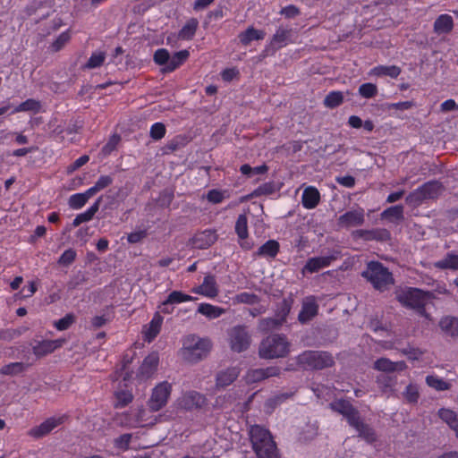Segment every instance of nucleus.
I'll return each mask as SVG.
<instances>
[{
    "label": "nucleus",
    "instance_id": "774afa93",
    "mask_svg": "<svg viewBox=\"0 0 458 458\" xmlns=\"http://www.w3.org/2000/svg\"><path fill=\"white\" fill-rule=\"evenodd\" d=\"M247 379L249 382H259L266 379L263 369H256L248 372Z\"/></svg>",
    "mask_w": 458,
    "mask_h": 458
},
{
    "label": "nucleus",
    "instance_id": "f03ea898",
    "mask_svg": "<svg viewBox=\"0 0 458 458\" xmlns=\"http://www.w3.org/2000/svg\"><path fill=\"white\" fill-rule=\"evenodd\" d=\"M250 437L257 458H280L270 432L259 425L250 428Z\"/></svg>",
    "mask_w": 458,
    "mask_h": 458
},
{
    "label": "nucleus",
    "instance_id": "473e14b6",
    "mask_svg": "<svg viewBox=\"0 0 458 458\" xmlns=\"http://www.w3.org/2000/svg\"><path fill=\"white\" fill-rule=\"evenodd\" d=\"M278 251L279 243L275 240H269L259 248L257 255L275 258L277 255Z\"/></svg>",
    "mask_w": 458,
    "mask_h": 458
},
{
    "label": "nucleus",
    "instance_id": "bf43d9fd",
    "mask_svg": "<svg viewBox=\"0 0 458 458\" xmlns=\"http://www.w3.org/2000/svg\"><path fill=\"white\" fill-rule=\"evenodd\" d=\"M150 137L155 140H158L164 138L165 134V126L162 123H154L150 128Z\"/></svg>",
    "mask_w": 458,
    "mask_h": 458
},
{
    "label": "nucleus",
    "instance_id": "c756f323",
    "mask_svg": "<svg viewBox=\"0 0 458 458\" xmlns=\"http://www.w3.org/2000/svg\"><path fill=\"white\" fill-rule=\"evenodd\" d=\"M266 33L263 30H259L253 27H249L245 31L239 35L241 43L244 46L249 45L252 40L263 39Z\"/></svg>",
    "mask_w": 458,
    "mask_h": 458
},
{
    "label": "nucleus",
    "instance_id": "1a4fd4ad",
    "mask_svg": "<svg viewBox=\"0 0 458 458\" xmlns=\"http://www.w3.org/2000/svg\"><path fill=\"white\" fill-rule=\"evenodd\" d=\"M230 344L233 351L242 352L248 349L250 344V337L246 327L238 326L230 332Z\"/></svg>",
    "mask_w": 458,
    "mask_h": 458
},
{
    "label": "nucleus",
    "instance_id": "dca6fc26",
    "mask_svg": "<svg viewBox=\"0 0 458 458\" xmlns=\"http://www.w3.org/2000/svg\"><path fill=\"white\" fill-rule=\"evenodd\" d=\"M159 362L157 352H151L142 361L138 375L143 378H149L157 370Z\"/></svg>",
    "mask_w": 458,
    "mask_h": 458
},
{
    "label": "nucleus",
    "instance_id": "9d476101",
    "mask_svg": "<svg viewBox=\"0 0 458 458\" xmlns=\"http://www.w3.org/2000/svg\"><path fill=\"white\" fill-rule=\"evenodd\" d=\"M64 417H50L43 421L41 424L31 428L28 431V435L33 438L39 439L48 435L56 427L63 424Z\"/></svg>",
    "mask_w": 458,
    "mask_h": 458
},
{
    "label": "nucleus",
    "instance_id": "4c0bfd02",
    "mask_svg": "<svg viewBox=\"0 0 458 458\" xmlns=\"http://www.w3.org/2000/svg\"><path fill=\"white\" fill-rule=\"evenodd\" d=\"M198 311L209 318H218L224 313L223 309L207 303L200 304Z\"/></svg>",
    "mask_w": 458,
    "mask_h": 458
},
{
    "label": "nucleus",
    "instance_id": "6e6d98bb",
    "mask_svg": "<svg viewBox=\"0 0 458 458\" xmlns=\"http://www.w3.org/2000/svg\"><path fill=\"white\" fill-rule=\"evenodd\" d=\"M75 322V316L72 313L66 314L64 318L55 322V327L62 331L68 329Z\"/></svg>",
    "mask_w": 458,
    "mask_h": 458
},
{
    "label": "nucleus",
    "instance_id": "20e7f679",
    "mask_svg": "<svg viewBox=\"0 0 458 458\" xmlns=\"http://www.w3.org/2000/svg\"><path fill=\"white\" fill-rule=\"evenodd\" d=\"M291 344L286 336L273 334L261 341L259 355L263 359H277L285 357L290 352Z\"/></svg>",
    "mask_w": 458,
    "mask_h": 458
},
{
    "label": "nucleus",
    "instance_id": "c85d7f7f",
    "mask_svg": "<svg viewBox=\"0 0 458 458\" xmlns=\"http://www.w3.org/2000/svg\"><path fill=\"white\" fill-rule=\"evenodd\" d=\"M420 188L426 200L437 199L442 191V185L437 181L428 182Z\"/></svg>",
    "mask_w": 458,
    "mask_h": 458
},
{
    "label": "nucleus",
    "instance_id": "338daca9",
    "mask_svg": "<svg viewBox=\"0 0 458 458\" xmlns=\"http://www.w3.org/2000/svg\"><path fill=\"white\" fill-rule=\"evenodd\" d=\"M401 352L403 355L408 356V358L411 360H418L423 354L422 351L411 346H408L406 348L402 349Z\"/></svg>",
    "mask_w": 458,
    "mask_h": 458
},
{
    "label": "nucleus",
    "instance_id": "680f3d73",
    "mask_svg": "<svg viewBox=\"0 0 458 458\" xmlns=\"http://www.w3.org/2000/svg\"><path fill=\"white\" fill-rule=\"evenodd\" d=\"M120 140L121 137L117 134H114L113 136H111L107 143L102 148V153L105 156L109 155L112 151L115 149Z\"/></svg>",
    "mask_w": 458,
    "mask_h": 458
},
{
    "label": "nucleus",
    "instance_id": "de8ad7c7",
    "mask_svg": "<svg viewBox=\"0 0 458 458\" xmlns=\"http://www.w3.org/2000/svg\"><path fill=\"white\" fill-rule=\"evenodd\" d=\"M403 395L409 403H416L420 397L418 386L413 384L408 385L403 393Z\"/></svg>",
    "mask_w": 458,
    "mask_h": 458
},
{
    "label": "nucleus",
    "instance_id": "c03bdc74",
    "mask_svg": "<svg viewBox=\"0 0 458 458\" xmlns=\"http://www.w3.org/2000/svg\"><path fill=\"white\" fill-rule=\"evenodd\" d=\"M376 75H386L391 78H396L401 73V69L398 66H377L373 70Z\"/></svg>",
    "mask_w": 458,
    "mask_h": 458
},
{
    "label": "nucleus",
    "instance_id": "3c124183",
    "mask_svg": "<svg viewBox=\"0 0 458 458\" xmlns=\"http://www.w3.org/2000/svg\"><path fill=\"white\" fill-rule=\"evenodd\" d=\"M276 191V186L275 182H266L260 186H259L253 192L250 194L251 197H259L262 195H270Z\"/></svg>",
    "mask_w": 458,
    "mask_h": 458
},
{
    "label": "nucleus",
    "instance_id": "a19ab883",
    "mask_svg": "<svg viewBox=\"0 0 458 458\" xmlns=\"http://www.w3.org/2000/svg\"><path fill=\"white\" fill-rule=\"evenodd\" d=\"M344 101V95L341 91H332L324 99V105L329 108L340 106Z\"/></svg>",
    "mask_w": 458,
    "mask_h": 458
},
{
    "label": "nucleus",
    "instance_id": "cd10ccee",
    "mask_svg": "<svg viewBox=\"0 0 458 458\" xmlns=\"http://www.w3.org/2000/svg\"><path fill=\"white\" fill-rule=\"evenodd\" d=\"M438 416L455 432L458 438V415L452 410L442 408L438 411Z\"/></svg>",
    "mask_w": 458,
    "mask_h": 458
},
{
    "label": "nucleus",
    "instance_id": "e2e57ef3",
    "mask_svg": "<svg viewBox=\"0 0 458 458\" xmlns=\"http://www.w3.org/2000/svg\"><path fill=\"white\" fill-rule=\"evenodd\" d=\"M76 258V252L72 249L66 250L59 258L58 264L63 266L71 265Z\"/></svg>",
    "mask_w": 458,
    "mask_h": 458
},
{
    "label": "nucleus",
    "instance_id": "9b49d317",
    "mask_svg": "<svg viewBox=\"0 0 458 458\" xmlns=\"http://www.w3.org/2000/svg\"><path fill=\"white\" fill-rule=\"evenodd\" d=\"M329 405L334 411L342 414L349 425L360 415L359 411L349 401L344 399L335 400Z\"/></svg>",
    "mask_w": 458,
    "mask_h": 458
},
{
    "label": "nucleus",
    "instance_id": "c9c22d12",
    "mask_svg": "<svg viewBox=\"0 0 458 458\" xmlns=\"http://www.w3.org/2000/svg\"><path fill=\"white\" fill-rule=\"evenodd\" d=\"M382 219H387L390 221H401L403 220V207L402 205H395L385 209L381 213Z\"/></svg>",
    "mask_w": 458,
    "mask_h": 458
},
{
    "label": "nucleus",
    "instance_id": "f3484780",
    "mask_svg": "<svg viewBox=\"0 0 458 458\" xmlns=\"http://www.w3.org/2000/svg\"><path fill=\"white\" fill-rule=\"evenodd\" d=\"M65 343V339H56V340H44L38 342L35 346H33V353L36 356H45L48 353H51L57 348L63 346Z\"/></svg>",
    "mask_w": 458,
    "mask_h": 458
},
{
    "label": "nucleus",
    "instance_id": "f257e3e1",
    "mask_svg": "<svg viewBox=\"0 0 458 458\" xmlns=\"http://www.w3.org/2000/svg\"><path fill=\"white\" fill-rule=\"evenodd\" d=\"M394 294L396 300L402 305L417 310L420 315L427 318H429L425 310V306L435 298L433 293L418 288L405 287L395 290Z\"/></svg>",
    "mask_w": 458,
    "mask_h": 458
},
{
    "label": "nucleus",
    "instance_id": "13d9d810",
    "mask_svg": "<svg viewBox=\"0 0 458 458\" xmlns=\"http://www.w3.org/2000/svg\"><path fill=\"white\" fill-rule=\"evenodd\" d=\"M359 93L365 98H370L377 93V88L373 83H364L360 86Z\"/></svg>",
    "mask_w": 458,
    "mask_h": 458
},
{
    "label": "nucleus",
    "instance_id": "39448f33",
    "mask_svg": "<svg viewBox=\"0 0 458 458\" xmlns=\"http://www.w3.org/2000/svg\"><path fill=\"white\" fill-rule=\"evenodd\" d=\"M210 349L211 342L208 339L191 335L183 343L182 356L190 363H197L207 357Z\"/></svg>",
    "mask_w": 458,
    "mask_h": 458
},
{
    "label": "nucleus",
    "instance_id": "ea45409f",
    "mask_svg": "<svg viewBox=\"0 0 458 458\" xmlns=\"http://www.w3.org/2000/svg\"><path fill=\"white\" fill-rule=\"evenodd\" d=\"M426 383L428 386L437 390L445 391L451 387V384L433 375L427 376Z\"/></svg>",
    "mask_w": 458,
    "mask_h": 458
},
{
    "label": "nucleus",
    "instance_id": "72a5a7b5",
    "mask_svg": "<svg viewBox=\"0 0 458 458\" xmlns=\"http://www.w3.org/2000/svg\"><path fill=\"white\" fill-rule=\"evenodd\" d=\"M198 25L199 21L197 19H190L179 31V38L183 40L191 39L195 35Z\"/></svg>",
    "mask_w": 458,
    "mask_h": 458
},
{
    "label": "nucleus",
    "instance_id": "2f4dec72",
    "mask_svg": "<svg viewBox=\"0 0 458 458\" xmlns=\"http://www.w3.org/2000/svg\"><path fill=\"white\" fill-rule=\"evenodd\" d=\"M91 197H93V195L88 189L83 193H76L72 195L69 198L68 204L70 208L73 209H79L82 208Z\"/></svg>",
    "mask_w": 458,
    "mask_h": 458
},
{
    "label": "nucleus",
    "instance_id": "0eeeda50",
    "mask_svg": "<svg viewBox=\"0 0 458 458\" xmlns=\"http://www.w3.org/2000/svg\"><path fill=\"white\" fill-rule=\"evenodd\" d=\"M172 386L164 381L158 384L152 391V394L148 402V406L150 411H157L161 410L167 403L171 394Z\"/></svg>",
    "mask_w": 458,
    "mask_h": 458
},
{
    "label": "nucleus",
    "instance_id": "f704fd0d",
    "mask_svg": "<svg viewBox=\"0 0 458 458\" xmlns=\"http://www.w3.org/2000/svg\"><path fill=\"white\" fill-rule=\"evenodd\" d=\"M28 367L29 365L23 362H13L3 366L0 369V374L11 377L17 376L24 372Z\"/></svg>",
    "mask_w": 458,
    "mask_h": 458
},
{
    "label": "nucleus",
    "instance_id": "052dcab7",
    "mask_svg": "<svg viewBox=\"0 0 458 458\" xmlns=\"http://www.w3.org/2000/svg\"><path fill=\"white\" fill-rule=\"evenodd\" d=\"M377 383L383 392L392 390L394 381L392 377L386 375H380L377 377Z\"/></svg>",
    "mask_w": 458,
    "mask_h": 458
},
{
    "label": "nucleus",
    "instance_id": "09e8293b",
    "mask_svg": "<svg viewBox=\"0 0 458 458\" xmlns=\"http://www.w3.org/2000/svg\"><path fill=\"white\" fill-rule=\"evenodd\" d=\"M102 200L103 196L98 197L95 203L87 211L79 214V216L82 223L90 221L93 218L95 214L98 211Z\"/></svg>",
    "mask_w": 458,
    "mask_h": 458
},
{
    "label": "nucleus",
    "instance_id": "37998d69",
    "mask_svg": "<svg viewBox=\"0 0 458 458\" xmlns=\"http://www.w3.org/2000/svg\"><path fill=\"white\" fill-rule=\"evenodd\" d=\"M425 200V195H423L420 188L410 192L405 199L406 203L413 208L420 206Z\"/></svg>",
    "mask_w": 458,
    "mask_h": 458
},
{
    "label": "nucleus",
    "instance_id": "5fc2aeb1",
    "mask_svg": "<svg viewBox=\"0 0 458 458\" xmlns=\"http://www.w3.org/2000/svg\"><path fill=\"white\" fill-rule=\"evenodd\" d=\"M235 301L239 303H246V304H256L259 302V298L254 293H250L247 292L241 293L235 296Z\"/></svg>",
    "mask_w": 458,
    "mask_h": 458
},
{
    "label": "nucleus",
    "instance_id": "a878e982",
    "mask_svg": "<svg viewBox=\"0 0 458 458\" xmlns=\"http://www.w3.org/2000/svg\"><path fill=\"white\" fill-rule=\"evenodd\" d=\"M453 28L454 21L448 14H441L434 22V31L438 35L447 34L452 31Z\"/></svg>",
    "mask_w": 458,
    "mask_h": 458
},
{
    "label": "nucleus",
    "instance_id": "4468645a",
    "mask_svg": "<svg viewBox=\"0 0 458 458\" xmlns=\"http://www.w3.org/2000/svg\"><path fill=\"white\" fill-rule=\"evenodd\" d=\"M354 235L364 239L365 241L386 242L391 239V233L387 229L376 228L372 230H357Z\"/></svg>",
    "mask_w": 458,
    "mask_h": 458
},
{
    "label": "nucleus",
    "instance_id": "603ef678",
    "mask_svg": "<svg viewBox=\"0 0 458 458\" xmlns=\"http://www.w3.org/2000/svg\"><path fill=\"white\" fill-rule=\"evenodd\" d=\"M292 301V300L284 299L278 305L276 317H277L283 323L285 321L286 317L291 310Z\"/></svg>",
    "mask_w": 458,
    "mask_h": 458
},
{
    "label": "nucleus",
    "instance_id": "393cba45",
    "mask_svg": "<svg viewBox=\"0 0 458 458\" xmlns=\"http://www.w3.org/2000/svg\"><path fill=\"white\" fill-rule=\"evenodd\" d=\"M318 304L314 300H307L303 302L302 309L299 313L298 319L304 324L314 318L318 313Z\"/></svg>",
    "mask_w": 458,
    "mask_h": 458
},
{
    "label": "nucleus",
    "instance_id": "2eb2a0df",
    "mask_svg": "<svg viewBox=\"0 0 458 458\" xmlns=\"http://www.w3.org/2000/svg\"><path fill=\"white\" fill-rule=\"evenodd\" d=\"M339 225L345 227L359 226L364 223V210L358 208L345 212L338 219Z\"/></svg>",
    "mask_w": 458,
    "mask_h": 458
},
{
    "label": "nucleus",
    "instance_id": "49530a36",
    "mask_svg": "<svg viewBox=\"0 0 458 458\" xmlns=\"http://www.w3.org/2000/svg\"><path fill=\"white\" fill-rule=\"evenodd\" d=\"M193 297L185 294L180 291H173L166 298V303L171 305L178 304L183 301H192Z\"/></svg>",
    "mask_w": 458,
    "mask_h": 458
},
{
    "label": "nucleus",
    "instance_id": "69168bd1",
    "mask_svg": "<svg viewBox=\"0 0 458 458\" xmlns=\"http://www.w3.org/2000/svg\"><path fill=\"white\" fill-rule=\"evenodd\" d=\"M105 61V54L98 53V54H93L90 58L89 59L86 67L92 69L96 67H99Z\"/></svg>",
    "mask_w": 458,
    "mask_h": 458
},
{
    "label": "nucleus",
    "instance_id": "b1692460",
    "mask_svg": "<svg viewBox=\"0 0 458 458\" xmlns=\"http://www.w3.org/2000/svg\"><path fill=\"white\" fill-rule=\"evenodd\" d=\"M293 30L279 27L271 39V46L276 49L283 47L287 42L291 41Z\"/></svg>",
    "mask_w": 458,
    "mask_h": 458
},
{
    "label": "nucleus",
    "instance_id": "6ab92c4d",
    "mask_svg": "<svg viewBox=\"0 0 458 458\" xmlns=\"http://www.w3.org/2000/svg\"><path fill=\"white\" fill-rule=\"evenodd\" d=\"M216 239L217 236L215 232L206 230L194 235L192 244L195 248L202 250L212 245Z\"/></svg>",
    "mask_w": 458,
    "mask_h": 458
},
{
    "label": "nucleus",
    "instance_id": "ddd939ff",
    "mask_svg": "<svg viewBox=\"0 0 458 458\" xmlns=\"http://www.w3.org/2000/svg\"><path fill=\"white\" fill-rule=\"evenodd\" d=\"M373 369L385 373H393L396 371H403L407 369L405 361H392L388 358H379L373 363Z\"/></svg>",
    "mask_w": 458,
    "mask_h": 458
},
{
    "label": "nucleus",
    "instance_id": "7ed1b4c3",
    "mask_svg": "<svg viewBox=\"0 0 458 458\" xmlns=\"http://www.w3.org/2000/svg\"><path fill=\"white\" fill-rule=\"evenodd\" d=\"M361 276L380 292L388 290L394 284L392 273L378 261L369 262Z\"/></svg>",
    "mask_w": 458,
    "mask_h": 458
},
{
    "label": "nucleus",
    "instance_id": "58836bf2",
    "mask_svg": "<svg viewBox=\"0 0 458 458\" xmlns=\"http://www.w3.org/2000/svg\"><path fill=\"white\" fill-rule=\"evenodd\" d=\"M235 232L241 240L248 237V221L245 214L239 215L235 223Z\"/></svg>",
    "mask_w": 458,
    "mask_h": 458
},
{
    "label": "nucleus",
    "instance_id": "a211bd4d",
    "mask_svg": "<svg viewBox=\"0 0 458 458\" xmlns=\"http://www.w3.org/2000/svg\"><path fill=\"white\" fill-rule=\"evenodd\" d=\"M350 426L354 428L358 431L359 437L367 442L372 443L376 441L377 436L374 429L369 424L364 423L360 415Z\"/></svg>",
    "mask_w": 458,
    "mask_h": 458
},
{
    "label": "nucleus",
    "instance_id": "bb28decb",
    "mask_svg": "<svg viewBox=\"0 0 458 458\" xmlns=\"http://www.w3.org/2000/svg\"><path fill=\"white\" fill-rule=\"evenodd\" d=\"M333 259H335L334 257H315L309 259L303 270L309 271L310 273L318 272L319 269L328 267Z\"/></svg>",
    "mask_w": 458,
    "mask_h": 458
},
{
    "label": "nucleus",
    "instance_id": "4be33fe9",
    "mask_svg": "<svg viewBox=\"0 0 458 458\" xmlns=\"http://www.w3.org/2000/svg\"><path fill=\"white\" fill-rule=\"evenodd\" d=\"M319 200L320 193L317 188L310 186L304 190L301 198V202L304 208L308 209L314 208L318 206Z\"/></svg>",
    "mask_w": 458,
    "mask_h": 458
},
{
    "label": "nucleus",
    "instance_id": "e433bc0d",
    "mask_svg": "<svg viewBox=\"0 0 458 458\" xmlns=\"http://www.w3.org/2000/svg\"><path fill=\"white\" fill-rule=\"evenodd\" d=\"M435 267L440 269L458 270V255L447 253L443 259L436 262Z\"/></svg>",
    "mask_w": 458,
    "mask_h": 458
},
{
    "label": "nucleus",
    "instance_id": "6e6552de",
    "mask_svg": "<svg viewBox=\"0 0 458 458\" xmlns=\"http://www.w3.org/2000/svg\"><path fill=\"white\" fill-rule=\"evenodd\" d=\"M178 403L186 411L201 410L207 406L208 398L198 391L190 390L182 394Z\"/></svg>",
    "mask_w": 458,
    "mask_h": 458
},
{
    "label": "nucleus",
    "instance_id": "4d7b16f0",
    "mask_svg": "<svg viewBox=\"0 0 458 458\" xmlns=\"http://www.w3.org/2000/svg\"><path fill=\"white\" fill-rule=\"evenodd\" d=\"M174 199V191L169 189H165L160 192L157 199V203L162 208H167Z\"/></svg>",
    "mask_w": 458,
    "mask_h": 458
},
{
    "label": "nucleus",
    "instance_id": "79ce46f5",
    "mask_svg": "<svg viewBox=\"0 0 458 458\" xmlns=\"http://www.w3.org/2000/svg\"><path fill=\"white\" fill-rule=\"evenodd\" d=\"M281 325H283V322H281L277 317L267 318L259 321V329L263 332H267L278 328Z\"/></svg>",
    "mask_w": 458,
    "mask_h": 458
},
{
    "label": "nucleus",
    "instance_id": "864d4df0",
    "mask_svg": "<svg viewBox=\"0 0 458 458\" xmlns=\"http://www.w3.org/2000/svg\"><path fill=\"white\" fill-rule=\"evenodd\" d=\"M153 59L158 65L168 66L170 62L169 52L165 48L157 49L154 54Z\"/></svg>",
    "mask_w": 458,
    "mask_h": 458
},
{
    "label": "nucleus",
    "instance_id": "8fccbe9b",
    "mask_svg": "<svg viewBox=\"0 0 458 458\" xmlns=\"http://www.w3.org/2000/svg\"><path fill=\"white\" fill-rule=\"evenodd\" d=\"M40 108V104L38 101L30 98L26 101L21 103L15 109L13 110V113L18 112H25V111H34L38 112Z\"/></svg>",
    "mask_w": 458,
    "mask_h": 458
},
{
    "label": "nucleus",
    "instance_id": "423d86ee",
    "mask_svg": "<svg viewBox=\"0 0 458 458\" xmlns=\"http://www.w3.org/2000/svg\"><path fill=\"white\" fill-rule=\"evenodd\" d=\"M298 363L310 369H323L332 367L335 360L327 352L306 351L298 356Z\"/></svg>",
    "mask_w": 458,
    "mask_h": 458
},
{
    "label": "nucleus",
    "instance_id": "412c9836",
    "mask_svg": "<svg viewBox=\"0 0 458 458\" xmlns=\"http://www.w3.org/2000/svg\"><path fill=\"white\" fill-rule=\"evenodd\" d=\"M194 292L208 297H216L218 293V289L215 276L211 275L206 276L202 284Z\"/></svg>",
    "mask_w": 458,
    "mask_h": 458
},
{
    "label": "nucleus",
    "instance_id": "7c9ffc66",
    "mask_svg": "<svg viewBox=\"0 0 458 458\" xmlns=\"http://www.w3.org/2000/svg\"><path fill=\"white\" fill-rule=\"evenodd\" d=\"M190 53L188 50H182L176 52L172 57L170 56V62L168 66L163 68V72H171L180 66L189 57Z\"/></svg>",
    "mask_w": 458,
    "mask_h": 458
},
{
    "label": "nucleus",
    "instance_id": "f8f14e48",
    "mask_svg": "<svg viewBox=\"0 0 458 458\" xmlns=\"http://www.w3.org/2000/svg\"><path fill=\"white\" fill-rule=\"evenodd\" d=\"M240 375V369L237 367H230L219 370L216 375V390H221L233 384Z\"/></svg>",
    "mask_w": 458,
    "mask_h": 458
},
{
    "label": "nucleus",
    "instance_id": "a18cd8bd",
    "mask_svg": "<svg viewBox=\"0 0 458 458\" xmlns=\"http://www.w3.org/2000/svg\"><path fill=\"white\" fill-rule=\"evenodd\" d=\"M113 182V178L110 175H102L96 182L95 185L89 189V191L94 196L98 191L106 189Z\"/></svg>",
    "mask_w": 458,
    "mask_h": 458
},
{
    "label": "nucleus",
    "instance_id": "0e129e2a",
    "mask_svg": "<svg viewBox=\"0 0 458 458\" xmlns=\"http://www.w3.org/2000/svg\"><path fill=\"white\" fill-rule=\"evenodd\" d=\"M226 191H221L218 190H211L207 194V199L214 204H218L223 201V199L225 198V194Z\"/></svg>",
    "mask_w": 458,
    "mask_h": 458
},
{
    "label": "nucleus",
    "instance_id": "aec40b11",
    "mask_svg": "<svg viewBox=\"0 0 458 458\" xmlns=\"http://www.w3.org/2000/svg\"><path fill=\"white\" fill-rule=\"evenodd\" d=\"M439 327L448 336L458 338V318L446 316L440 319Z\"/></svg>",
    "mask_w": 458,
    "mask_h": 458
},
{
    "label": "nucleus",
    "instance_id": "5701e85b",
    "mask_svg": "<svg viewBox=\"0 0 458 458\" xmlns=\"http://www.w3.org/2000/svg\"><path fill=\"white\" fill-rule=\"evenodd\" d=\"M163 323V318L160 316L158 312H157L150 323L145 327L144 334L145 340L150 343L153 341L156 336L159 334L161 326Z\"/></svg>",
    "mask_w": 458,
    "mask_h": 458
}]
</instances>
